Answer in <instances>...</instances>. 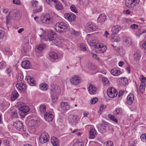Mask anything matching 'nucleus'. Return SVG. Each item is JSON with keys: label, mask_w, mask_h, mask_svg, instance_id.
<instances>
[{"label": "nucleus", "mask_w": 146, "mask_h": 146, "mask_svg": "<svg viewBox=\"0 0 146 146\" xmlns=\"http://www.w3.org/2000/svg\"><path fill=\"white\" fill-rule=\"evenodd\" d=\"M95 38H93L92 40V41L90 42V44H91V45H92V44H96L97 43V39H95Z\"/></svg>", "instance_id": "obj_59"}, {"label": "nucleus", "mask_w": 146, "mask_h": 146, "mask_svg": "<svg viewBox=\"0 0 146 146\" xmlns=\"http://www.w3.org/2000/svg\"><path fill=\"white\" fill-rule=\"evenodd\" d=\"M21 65L23 68L27 69L30 68L31 66L30 62L28 60L23 61Z\"/></svg>", "instance_id": "obj_23"}, {"label": "nucleus", "mask_w": 146, "mask_h": 146, "mask_svg": "<svg viewBox=\"0 0 146 146\" xmlns=\"http://www.w3.org/2000/svg\"><path fill=\"white\" fill-rule=\"evenodd\" d=\"M114 112L115 115H121L122 113V110L120 108H118L115 110Z\"/></svg>", "instance_id": "obj_41"}, {"label": "nucleus", "mask_w": 146, "mask_h": 146, "mask_svg": "<svg viewBox=\"0 0 146 146\" xmlns=\"http://www.w3.org/2000/svg\"><path fill=\"white\" fill-rule=\"evenodd\" d=\"M102 82L104 85L108 84L109 81L108 79L105 77L103 78L102 79Z\"/></svg>", "instance_id": "obj_49"}, {"label": "nucleus", "mask_w": 146, "mask_h": 146, "mask_svg": "<svg viewBox=\"0 0 146 146\" xmlns=\"http://www.w3.org/2000/svg\"><path fill=\"white\" fill-rule=\"evenodd\" d=\"M70 81L72 84L76 86L81 83V79L79 76L74 75L70 79Z\"/></svg>", "instance_id": "obj_4"}, {"label": "nucleus", "mask_w": 146, "mask_h": 146, "mask_svg": "<svg viewBox=\"0 0 146 146\" xmlns=\"http://www.w3.org/2000/svg\"><path fill=\"white\" fill-rule=\"evenodd\" d=\"M72 146H84V143L78 141L76 142Z\"/></svg>", "instance_id": "obj_46"}, {"label": "nucleus", "mask_w": 146, "mask_h": 146, "mask_svg": "<svg viewBox=\"0 0 146 146\" xmlns=\"http://www.w3.org/2000/svg\"><path fill=\"white\" fill-rule=\"evenodd\" d=\"M108 117L111 120H112L115 123L118 122V120L115 117L114 115L111 114H109L108 115Z\"/></svg>", "instance_id": "obj_45"}, {"label": "nucleus", "mask_w": 146, "mask_h": 146, "mask_svg": "<svg viewBox=\"0 0 146 146\" xmlns=\"http://www.w3.org/2000/svg\"><path fill=\"white\" fill-rule=\"evenodd\" d=\"M34 127L38 126L40 124V121L38 120H33L31 121Z\"/></svg>", "instance_id": "obj_40"}, {"label": "nucleus", "mask_w": 146, "mask_h": 146, "mask_svg": "<svg viewBox=\"0 0 146 146\" xmlns=\"http://www.w3.org/2000/svg\"><path fill=\"white\" fill-rule=\"evenodd\" d=\"M31 3L33 7H36L38 4V2L35 0H33L31 1Z\"/></svg>", "instance_id": "obj_44"}, {"label": "nucleus", "mask_w": 146, "mask_h": 146, "mask_svg": "<svg viewBox=\"0 0 146 146\" xmlns=\"http://www.w3.org/2000/svg\"><path fill=\"white\" fill-rule=\"evenodd\" d=\"M42 9V6H40L39 9H36L34 10L33 12V13H37L40 12Z\"/></svg>", "instance_id": "obj_62"}, {"label": "nucleus", "mask_w": 146, "mask_h": 146, "mask_svg": "<svg viewBox=\"0 0 146 146\" xmlns=\"http://www.w3.org/2000/svg\"><path fill=\"white\" fill-rule=\"evenodd\" d=\"M98 99L96 98H92L90 101V102L92 104H94L98 101Z\"/></svg>", "instance_id": "obj_52"}, {"label": "nucleus", "mask_w": 146, "mask_h": 146, "mask_svg": "<svg viewBox=\"0 0 146 146\" xmlns=\"http://www.w3.org/2000/svg\"><path fill=\"white\" fill-rule=\"evenodd\" d=\"M113 143L112 141H107L106 146H113Z\"/></svg>", "instance_id": "obj_64"}, {"label": "nucleus", "mask_w": 146, "mask_h": 146, "mask_svg": "<svg viewBox=\"0 0 146 146\" xmlns=\"http://www.w3.org/2000/svg\"><path fill=\"white\" fill-rule=\"evenodd\" d=\"M106 16L104 14H100L97 19L98 23H103L104 22L106 19Z\"/></svg>", "instance_id": "obj_19"}, {"label": "nucleus", "mask_w": 146, "mask_h": 146, "mask_svg": "<svg viewBox=\"0 0 146 146\" xmlns=\"http://www.w3.org/2000/svg\"><path fill=\"white\" fill-rule=\"evenodd\" d=\"M68 25L64 22L57 23L55 26V29L56 31L60 33L65 32L68 29Z\"/></svg>", "instance_id": "obj_2"}, {"label": "nucleus", "mask_w": 146, "mask_h": 146, "mask_svg": "<svg viewBox=\"0 0 146 146\" xmlns=\"http://www.w3.org/2000/svg\"><path fill=\"white\" fill-rule=\"evenodd\" d=\"M108 126V123L105 121L102 124H98L97 126L100 132L103 134L106 132V128Z\"/></svg>", "instance_id": "obj_3"}, {"label": "nucleus", "mask_w": 146, "mask_h": 146, "mask_svg": "<svg viewBox=\"0 0 146 146\" xmlns=\"http://www.w3.org/2000/svg\"><path fill=\"white\" fill-rule=\"evenodd\" d=\"M19 96L18 92L15 90H14L12 93L11 97V99L12 101H13L17 99Z\"/></svg>", "instance_id": "obj_28"}, {"label": "nucleus", "mask_w": 146, "mask_h": 146, "mask_svg": "<svg viewBox=\"0 0 146 146\" xmlns=\"http://www.w3.org/2000/svg\"><path fill=\"white\" fill-rule=\"evenodd\" d=\"M6 66V63L5 62H1L0 63V70H2Z\"/></svg>", "instance_id": "obj_50"}, {"label": "nucleus", "mask_w": 146, "mask_h": 146, "mask_svg": "<svg viewBox=\"0 0 146 146\" xmlns=\"http://www.w3.org/2000/svg\"><path fill=\"white\" fill-rule=\"evenodd\" d=\"M88 25L87 29L90 32L96 31L98 29L97 26L93 23H88Z\"/></svg>", "instance_id": "obj_10"}, {"label": "nucleus", "mask_w": 146, "mask_h": 146, "mask_svg": "<svg viewBox=\"0 0 146 146\" xmlns=\"http://www.w3.org/2000/svg\"><path fill=\"white\" fill-rule=\"evenodd\" d=\"M13 4L18 5H21V3L19 0H13Z\"/></svg>", "instance_id": "obj_57"}, {"label": "nucleus", "mask_w": 146, "mask_h": 146, "mask_svg": "<svg viewBox=\"0 0 146 146\" xmlns=\"http://www.w3.org/2000/svg\"><path fill=\"white\" fill-rule=\"evenodd\" d=\"M121 29V27L118 26L113 27L111 29L112 34H117Z\"/></svg>", "instance_id": "obj_30"}, {"label": "nucleus", "mask_w": 146, "mask_h": 146, "mask_svg": "<svg viewBox=\"0 0 146 146\" xmlns=\"http://www.w3.org/2000/svg\"><path fill=\"white\" fill-rule=\"evenodd\" d=\"M117 82L119 86H125L128 84V81L126 77H123L119 78Z\"/></svg>", "instance_id": "obj_11"}, {"label": "nucleus", "mask_w": 146, "mask_h": 146, "mask_svg": "<svg viewBox=\"0 0 146 146\" xmlns=\"http://www.w3.org/2000/svg\"><path fill=\"white\" fill-rule=\"evenodd\" d=\"M111 74L115 76H118L121 74L118 68H114L111 71Z\"/></svg>", "instance_id": "obj_22"}, {"label": "nucleus", "mask_w": 146, "mask_h": 146, "mask_svg": "<svg viewBox=\"0 0 146 146\" xmlns=\"http://www.w3.org/2000/svg\"><path fill=\"white\" fill-rule=\"evenodd\" d=\"M141 57V55L139 52H136L133 54L134 60L137 61L139 60Z\"/></svg>", "instance_id": "obj_31"}, {"label": "nucleus", "mask_w": 146, "mask_h": 146, "mask_svg": "<svg viewBox=\"0 0 146 146\" xmlns=\"http://www.w3.org/2000/svg\"><path fill=\"white\" fill-rule=\"evenodd\" d=\"M16 86L20 90H21L24 91L26 88V86L25 84H23L21 86L20 84H17L16 85Z\"/></svg>", "instance_id": "obj_34"}, {"label": "nucleus", "mask_w": 146, "mask_h": 146, "mask_svg": "<svg viewBox=\"0 0 146 146\" xmlns=\"http://www.w3.org/2000/svg\"><path fill=\"white\" fill-rule=\"evenodd\" d=\"M80 48L81 50L83 51H85L86 50V48L85 46L83 44H81L80 45Z\"/></svg>", "instance_id": "obj_58"}, {"label": "nucleus", "mask_w": 146, "mask_h": 146, "mask_svg": "<svg viewBox=\"0 0 146 146\" xmlns=\"http://www.w3.org/2000/svg\"><path fill=\"white\" fill-rule=\"evenodd\" d=\"M129 146H134L135 145V143L133 140H131L129 141Z\"/></svg>", "instance_id": "obj_63"}, {"label": "nucleus", "mask_w": 146, "mask_h": 146, "mask_svg": "<svg viewBox=\"0 0 146 146\" xmlns=\"http://www.w3.org/2000/svg\"><path fill=\"white\" fill-rule=\"evenodd\" d=\"M101 44L100 43H98L96 44H92V45H91V44H90V45L91 46H94V48H95L97 49L99 51V49L100 47Z\"/></svg>", "instance_id": "obj_48"}, {"label": "nucleus", "mask_w": 146, "mask_h": 146, "mask_svg": "<svg viewBox=\"0 0 146 146\" xmlns=\"http://www.w3.org/2000/svg\"><path fill=\"white\" fill-rule=\"evenodd\" d=\"M121 39L117 34H112L111 41L113 42H118L120 41Z\"/></svg>", "instance_id": "obj_18"}, {"label": "nucleus", "mask_w": 146, "mask_h": 146, "mask_svg": "<svg viewBox=\"0 0 146 146\" xmlns=\"http://www.w3.org/2000/svg\"><path fill=\"white\" fill-rule=\"evenodd\" d=\"M71 11L75 13H77V10L75 7L74 5H72L70 7Z\"/></svg>", "instance_id": "obj_51"}, {"label": "nucleus", "mask_w": 146, "mask_h": 146, "mask_svg": "<svg viewBox=\"0 0 146 146\" xmlns=\"http://www.w3.org/2000/svg\"><path fill=\"white\" fill-rule=\"evenodd\" d=\"M107 49V47L106 46L101 44L99 49V52L100 53H104L106 51Z\"/></svg>", "instance_id": "obj_36"}, {"label": "nucleus", "mask_w": 146, "mask_h": 146, "mask_svg": "<svg viewBox=\"0 0 146 146\" xmlns=\"http://www.w3.org/2000/svg\"><path fill=\"white\" fill-rule=\"evenodd\" d=\"M27 82L31 86H34L35 84V82L32 77L30 76H27L25 78Z\"/></svg>", "instance_id": "obj_17"}, {"label": "nucleus", "mask_w": 146, "mask_h": 146, "mask_svg": "<svg viewBox=\"0 0 146 146\" xmlns=\"http://www.w3.org/2000/svg\"><path fill=\"white\" fill-rule=\"evenodd\" d=\"M47 37L48 40L50 41H54L56 40V37L55 36L53 32L49 33Z\"/></svg>", "instance_id": "obj_29"}, {"label": "nucleus", "mask_w": 146, "mask_h": 146, "mask_svg": "<svg viewBox=\"0 0 146 146\" xmlns=\"http://www.w3.org/2000/svg\"><path fill=\"white\" fill-rule=\"evenodd\" d=\"M39 87L41 90H42L46 91L48 88V86L45 83H42L40 84Z\"/></svg>", "instance_id": "obj_35"}, {"label": "nucleus", "mask_w": 146, "mask_h": 146, "mask_svg": "<svg viewBox=\"0 0 146 146\" xmlns=\"http://www.w3.org/2000/svg\"><path fill=\"white\" fill-rule=\"evenodd\" d=\"M45 119L48 121H51L54 118V115L50 112H46L44 114Z\"/></svg>", "instance_id": "obj_12"}, {"label": "nucleus", "mask_w": 146, "mask_h": 146, "mask_svg": "<svg viewBox=\"0 0 146 146\" xmlns=\"http://www.w3.org/2000/svg\"><path fill=\"white\" fill-rule=\"evenodd\" d=\"M124 42L127 45H130L132 43V40L130 38L126 37L124 38Z\"/></svg>", "instance_id": "obj_33"}, {"label": "nucleus", "mask_w": 146, "mask_h": 146, "mask_svg": "<svg viewBox=\"0 0 146 146\" xmlns=\"http://www.w3.org/2000/svg\"><path fill=\"white\" fill-rule=\"evenodd\" d=\"M50 17H44L43 21L42 22L46 24H48L50 21Z\"/></svg>", "instance_id": "obj_47"}, {"label": "nucleus", "mask_w": 146, "mask_h": 146, "mask_svg": "<svg viewBox=\"0 0 146 146\" xmlns=\"http://www.w3.org/2000/svg\"><path fill=\"white\" fill-rule=\"evenodd\" d=\"M5 80H2L0 81V86L3 88L5 87Z\"/></svg>", "instance_id": "obj_61"}, {"label": "nucleus", "mask_w": 146, "mask_h": 146, "mask_svg": "<svg viewBox=\"0 0 146 146\" xmlns=\"http://www.w3.org/2000/svg\"><path fill=\"white\" fill-rule=\"evenodd\" d=\"M61 109L64 111H66L68 110L70 106L66 102H62L61 103Z\"/></svg>", "instance_id": "obj_25"}, {"label": "nucleus", "mask_w": 146, "mask_h": 146, "mask_svg": "<svg viewBox=\"0 0 146 146\" xmlns=\"http://www.w3.org/2000/svg\"><path fill=\"white\" fill-rule=\"evenodd\" d=\"M11 117L12 119L18 118L17 111V110L13 111L11 112Z\"/></svg>", "instance_id": "obj_38"}, {"label": "nucleus", "mask_w": 146, "mask_h": 146, "mask_svg": "<svg viewBox=\"0 0 146 146\" xmlns=\"http://www.w3.org/2000/svg\"><path fill=\"white\" fill-rule=\"evenodd\" d=\"M46 47V45L44 44H41L36 45L35 48V52H36L40 53Z\"/></svg>", "instance_id": "obj_15"}, {"label": "nucleus", "mask_w": 146, "mask_h": 146, "mask_svg": "<svg viewBox=\"0 0 146 146\" xmlns=\"http://www.w3.org/2000/svg\"><path fill=\"white\" fill-rule=\"evenodd\" d=\"M55 7L56 9L58 10H61L63 9V7L61 3L57 0H56L55 2Z\"/></svg>", "instance_id": "obj_26"}, {"label": "nucleus", "mask_w": 146, "mask_h": 146, "mask_svg": "<svg viewBox=\"0 0 146 146\" xmlns=\"http://www.w3.org/2000/svg\"><path fill=\"white\" fill-rule=\"evenodd\" d=\"M90 137L92 139H94L97 135V133L95 129L92 128L89 132Z\"/></svg>", "instance_id": "obj_21"}, {"label": "nucleus", "mask_w": 146, "mask_h": 146, "mask_svg": "<svg viewBox=\"0 0 146 146\" xmlns=\"http://www.w3.org/2000/svg\"><path fill=\"white\" fill-rule=\"evenodd\" d=\"M13 125L18 131H21L24 130V125L21 121H17L13 122Z\"/></svg>", "instance_id": "obj_8"}, {"label": "nucleus", "mask_w": 146, "mask_h": 146, "mask_svg": "<svg viewBox=\"0 0 146 146\" xmlns=\"http://www.w3.org/2000/svg\"><path fill=\"white\" fill-rule=\"evenodd\" d=\"M60 92V87L56 84H52L51 85L50 93L52 101L55 102L58 99V96Z\"/></svg>", "instance_id": "obj_1"}, {"label": "nucleus", "mask_w": 146, "mask_h": 146, "mask_svg": "<svg viewBox=\"0 0 146 146\" xmlns=\"http://www.w3.org/2000/svg\"><path fill=\"white\" fill-rule=\"evenodd\" d=\"M70 31L71 34L76 35H77L78 34V32L75 31L72 28L70 29Z\"/></svg>", "instance_id": "obj_53"}, {"label": "nucleus", "mask_w": 146, "mask_h": 146, "mask_svg": "<svg viewBox=\"0 0 146 146\" xmlns=\"http://www.w3.org/2000/svg\"><path fill=\"white\" fill-rule=\"evenodd\" d=\"M49 60H52V61L58 58V54L53 51H50L49 53Z\"/></svg>", "instance_id": "obj_16"}, {"label": "nucleus", "mask_w": 146, "mask_h": 146, "mask_svg": "<svg viewBox=\"0 0 146 146\" xmlns=\"http://www.w3.org/2000/svg\"><path fill=\"white\" fill-rule=\"evenodd\" d=\"M127 104L129 105L133 104V101L134 100V96L132 94H130L127 97Z\"/></svg>", "instance_id": "obj_20"}, {"label": "nucleus", "mask_w": 146, "mask_h": 146, "mask_svg": "<svg viewBox=\"0 0 146 146\" xmlns=\"http://www.w3.org/2000/svg\"><path fill=\"white\" fill-rule=\"evenodd\" d=\"M68 118L69 123L70 124L77 123L78 121V117L77 115H70L69 116Z\"/></svg>", "instance_id": "obj_13"}, {"label": "nucleus", "mask_w": 146, "mask_h": 146, "mask_svg": "<svg viewBox=\"0 0 146 146\" xmlns=\"http://www.w3.org/2000/svg\"><path fill=\"white\" fill-rule=\"evenodd\" d=\"M19 113L22 117H25L30 110L29 107L27 106H21L19 109Z\"/></svg>", "instance_id": "obj_5"}, {"label": "nucleus", "mask_w": 146, "mask_h": 146, "mask_svg": "<svg viewBox=\"0 0 146 146\" xmlns=\"http://www.w3.org/2000/svg\"><path fill=\"white\" fill-rule=\"evenodd\" d=\"M140 138L141 140L143 142L146 141V134H143L141 136Z\"/></svg>", "instance_id": "obj_54"}, {"label": "nucleus", "mask_w": 146, "mask_h": 146, "mask_svg": "<svg viewBox=\"0 0 146 146\" xmlns=\"http://www.w3.org/2000/svg\"><path fill=\"white\" fill-rule=\"evenodd\" d=\"M17 80L19 82L21 81L23 78V76L22 72L19 73L17 74Z\"/></svg>", "instance_id": "obj_42"}, {"label": "nucleus", "mask_w": 146, "mask_h": 146, "mask_svg": "<svg viewBox=\"0 0 146 146\" xmlns=\"http://www.w3.org/2000/svg\"><path fill=\"white\" fill-rule=\"evenodd\" d=\"M132 0H126L125 1V5L127 7L129 8L133 7L134 3Z\"/></svg>", "instance_id": "obj_32"}, {"label": "nucleus", "mask_w": 146, "mask_h": 146, "mask_svg": "<svg viewBox=\"0 0 146 146\" xmlns=\"http://www.w3.org/2000/svg\"><path fill=\"white\" fill-rule=\"evenodd\" d=\"M51 142L54 146H59L58 140L54 137H51Z\"/></svg>", "instance_id": "obj_24"}, {"label": "nucleus", "mask_w": 146, "mask_h": 146, "mask_svg": "<svg viewBox=\"0 0 146 146\" xmlns=\"http://www.w3.org/2000/svg\"><path fill=\"white\" fill-rule=\"evenodd\" d=\"M46 107L45 105H41L39 107L40 112L42 113H44L46 111Z\"/></svg>", "instance_id": "obj_43"}, {"label": "nucleus", "mask_w": 146, "mask_h": 146, "mask_svg": "<svg viewBox=\"0 0 146 146\" xmlns=\"http://www.w3.org/2000/svg\"><path fill=\"white\" fill-rule=\"evenodd\" d=\"M145 86V84L144 82L141 83L140 87V92L141 93L143 94L144 92Z\"/></svg>", "instance_id": "obj_39"}, {"label": "nucleus", "mask_w": 146, "mask_h": 146, "mask_svg": "<svg viewBox=\"0 0 146 146\" xmlns=\"http://www.w3.org/2000/svg\"><path fill=\"white\" fill-rule=\"evenodd\" d=\"M145 33H146V34L145 35L144 37L145 38H146V30H139L136 32V35L137 36H139L141 34Z\"/></svg>", "instance_id": "obj_37"}, {"label": "nucleus", "mask_w": 146, "mask_h": 146, "mask_svg": "<svg viewBox=\"0 0 146 146\" xmlns=\"http://www.w3.org/2000/svg\"><path fill=\"white\" fill-rule=\"evenodd\" d=\"M64 18L70 22L74 21L76 19V16L72 13H66L64 15Z\"/></svg>", "instance_id": "obj_9"}, {"label": "nucleus", "mask_w": 146, "mask_h": 146, "mask_svg": "<svg viewBox=\"0 0 146 146\" xmlns=\"http://www.w3.org/2000/svg\"><path fill=\"white\" fill-rule=\"evenodd\" d=\"M30 48V46H29L28 42L26 43L23 46L22 52H24L25 54L27 53Z\"/></svg>", "instance_id": "obj_27"}, {"label": "nucleus", "mask_w": 146, "mask_h": 146, "mask_svg": "<svg viewBox=\"0 0 146 146\" xmlns=\"http://www.w3.org/2000/svg\"><path fill=\"white\" fill-rule=\"evenodd\" d=\"M49 140V136L47 133H44L41 134L39 138V141L41 143H45L48 142Z\"/></svg>", "instance_id": "obj_6"}, {"label": "nucleus", "mask_w": 146, "mask_h": 146, "mask_svg": "<svg viewBox=\"0 0 146 146\" xmlns=\"http://www.w3.org/2000/svg\"><path fill=\"white\" fill-rule=\"evenodd\" d=\"M3 143L4 145L5 146H10V142L7 139H4L3 140Z\"/></svg>", "instance_id": "obj_56"}, {"label": "nucleus", "mask_w": 146, "mask_h": 146, "mask_svg": "<svg viewBox=\"0 0 146 146\" xmlns=\"http://www.w3.org/2000/svg\"><path fill=\"white\" fill-rule=\"evenodd\" d=\"M19 15L17 13H15L14 15L15 19L16 20H19L20 19V17L19 16Z\"/></svg>", "instance_id": "obj_55"}, {"label": "nucleus", "mask_w": 146, "mask_h": 146, "mask_svg": "<svg viewBox=\"0 0 146 146\" xmlns=\"http://www.w3.org/2000/svg\"><path fill=\"white\" fill-rule=\"evenodd\" d=\"M88 90L89 93L92 95L96 94L97 89L94 86L91 84L88 88Z\"/></svg>", "instance_id": "obj_14"}, {"label": "nucleus", "mask_w": 146, "mask_h": 146, "mask_svg": "<svg viewBox=\"0 0 146 146\" xmlns=\"http://www.w3.org/2000/svg\"><path fill=\"white\" fill-rule=\"evenodd\" d=\"M107 93L108 96L110 98H112L116 97L118 94V92L116 90L113 88L108 89Z\"/></svg>", "instance_id": "obj_7"}, {"label": "nucleus", "mask_w": 146, "mask_h": 146, "mask_svg": "<svg viewBox=\"0 0 146 146\" xmlns=\"http://www.w3.org/2000/svg\"><path fill=\"white\" fill-rule=\"evenodd\" d=\"M138 25L136 24H133L130 26V28L132 29H136L138 28Z\"/></svg>", "instance_id": "obj_60"}]
</instances>
